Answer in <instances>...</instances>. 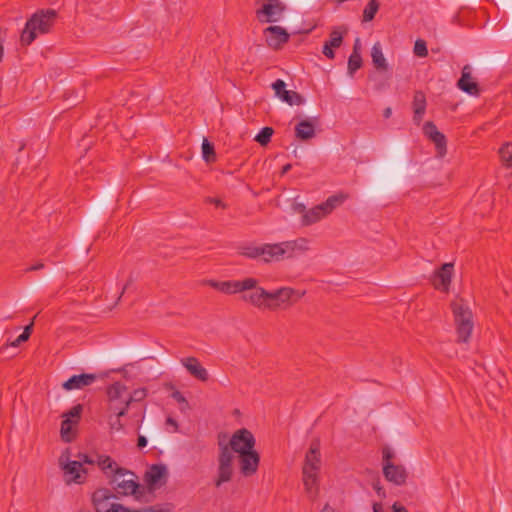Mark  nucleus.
<instances>
[{
	"label": "nucleus",
	"instance_id": "nucleus-1",
	"mask_svg": "<svg viewBox=\"0 0 512 512\" xmlns=\"http://www.w3.org/2000/svg\"><path fill=\"white\" fill-rule=\"evenodd\" d=\"M259 281L255 278V286L241 292V299L250 303L254 307L262 310L275 311L291 305V298L294 295V289L290 287H281L274 291H267L258 286Z\"/></svg>",
	"mask_w": 512,
	"mask_h": 512
},
{
	"label": "nucleus",
	"instance_id": "nucleus-2",
	"mask_svg": "<svg viewBox=\"0 0 512 512\" xmlns=\"http://www.w3.org/2000/svg\"><path fill=\"white\" fill-rule=\"evenodd\" d=\"M57 19L54 9H40L36 11L26 22L20 41L22 45H30L38 34L49 33Z\"/></svg>",
	"mask_w": 512,
	"mask_h": 512
},
{
	"label": "nucleus",
	"instance_id": "nucleus-3",
	"mask_svg": "<svg viewBox=\"0 0 512 512\" xmlns=\"http://www.w3.org/2000/svg\"><path fill=\"white\" fill-rule=\"evenodd\" d=\"M307 244L308 241L305 238L275 244H263L262 260L271 262L292 258L296 251L307 250Z\"/></svg>",
	"mask_w": 512,
	"mask_h": 512
},
{
	"label": "nucleus",
	"instance_id": "nucleus-4",
	"mask_svg": "<svg viewBox=\"0 0 512 512\" xmlns=\"http://www.w3.org/2000/svg\"><path fill=\"white\" fill-rule=\"evenodd\" d=\"M347 198L348 196L343 193L329 196L326 201L305 211L302 217L303 225L308 226L320 221L327 215L331 214L338 206L342 205Z\"/></svg>",
	"mask_w": 512,
	"mask_h": 512
},
{
	"label": "nucleus",
	"instance_id": "nucleus-5",
	"mask_svg": "<svg viewBox=\"0 0 512 512\" xmlns=\"http://www.w3.org/2000/svg\"><path fill=\"white\" fill-rule=\"evenodd\" d=\"M136 479L137 476L133 472L125 468H116L110 483L119 494L124 496L134 495L139 498L143 491H140L141 487Z\"/></svg>",
	"mask_w": 512,
	"mask_h": 512
},
{
	"label": "nucleus",
	"instance_id": "nucleus-6",
	"mask_svg": "<svg viewBox=\"0 0 512 512\" xmlns=\"http://www.w3.org/2000/svg\"><path fill=\"white\" fill-rule=\"evenodd\" d=\"M452 310L457 328L458 340L466 343L471 336L474 326L472 320V312L463 303V300L453 302Z\"/></svg>",
	"mask_w": 512,
	"mask_h": 512
},
{
	"label": "nucleus",
	"instance_id": "nucleus-7",
	"mask_svg": "<svg viewBox=\"0 0 512 512\" xmlns=\"http://www.w3.org/2000/svg\"><path fill=\"white\" fill-rule=\"evenodd\" d=\"M219 446V455H218V467H217V475L214 479V484L216 487H220L224 483H227L232 480L234 469H233V460L234 456L230 451L228 445H226L222 440L218 441Z\"/></svg>",
	"mask_w": 512,
	"mask_h": 512
},
{
	"label": "nucleus",
	"instance_id": "nucleus-8",
	"mask_svg": "<svg viewBox=\"0 0 512 512\" xmlns=\"http://www.w3.org/2000/svg\"><path fill=\"white\" fill-rule=\"evenodd\" d=\"M227 445V443H225ZM256 440L251 431L246 428L237 430L230 438L228 446L231 453H246L254 450Z\"/></svg>",
	"mask_w": 512,
	"mask_h": 512
},
{
	"label": "nucleus",
	"instance_id": "nucleus-9",
	"mask_svg": "<svg viewBox=\"0 0 512 512\" xmlns=\"http://www.w3.org/2000/svg\"><path fill=\"white\" fill-rule=\"evenodd\" d=\"M286 7L279 0H266L260 9L256 10V17L260 23H274L281 19Z\"/></svg>",
	"mask_w": 512,
	"mask_h": 512
},
{
	"label": "nucleus",
	"instance_id": "nucleus-10",
	"mask_svg": "<svg viewBox=\"0 0 512 512\" xmlns=\"http://www.w3.org/2000/svg\"><path fill=\"white\" fill-rule=\"evenodd\" d=\"M209 285L225 294L245 292L255 286V278L248 277L243 280L209 281Z\"/></svg>",
	"mask_w": 512,
	"mask_h": 512
},
{
	"label": "nucleus",
	"instance_id": "nucleus-11",
	"mask_svg": "<svg viewBox=\"0 0 512 512\" xmlns=\"http://www.w3.org/2000/svg\"><path fill=\"white\" fill-rule=\"evenodd\" d=\"M238 462L240 473L244 477H250L258 470L260 455L255 449L246 453H241L238 455Z\"/></svg>",
	"mask_w": 512,
	"mask_h": 512
},
{
	"label": "nucleus",
	"instance_id": "nucleus-12",
	"mask_svg": "<svg viewBox=\"0 0 512 512\" xmlns=\"http://www.w3.org/2000/svg\"><path fill=\"white\" fill-rule=\"evenodd\" d=\"M267 45L272 49H280L289 41L288 32L280 26H269L264 29Z\"/></svg>",
	"mask_w": 512,
	"mask_h": 512
},
{
	"label": "nucleus",
	"instance_id": "nucleus-13",
	"mask_svg": "<svg viewBox=\"0 0 512 512\" xmlns=\"http://www.w3.org/2000/svg\"><path fill=\"white\" fill-rule=\"evenodd\" d=\"M453 263H445L436 270L432 277V284L437 290L447 292L451 284Z\"/></svg>",
	"mask_w": 512,
	"mask_h": 512
},
{
	"label": "nucleus",
	"instance_id": "nucleus-14",
	"mask_svg": "<svg viewBox=\"0 0 512 512\" xmlns=\"http://www.w3.org/2000/svg\"><path fill=\"white\" fill-rule=\"evenodd\" d=\"M321 467L320 441L315 439L305 455L302 471L319 472Z\"/></svg>",
	"mask_w": 512,
	"mask_h": 512
},
{
	"label": "nucleus",
	"instance_id": "nucleus-15",
	"mask_svg": "<svg viewBox=\"0 0 512 512\" xmlns=\"http://www.w3.org/2000/svg\"><path fill=\"white\" fill-rule=\"evenodd\" d=\"M383 474L387 481L401 486L406 483L407 471L403 465H395L392 462L383 464Z\"/></svg>",
	"mask_w": 512,
	"mask_h": 512
},
{
	"label": "nucleus",
	"instance_id": "nucleus-16",
	"mask_svg": "<svg viewBox=\"0 0 512 512\" xmlns=\"http://www.w3.org/2000/svg\"><path fill=\"white\" fill-rule=\"evenodd\" d=\"M424 135L429 138L437 149V152L443 156L446 153V137L443 133H441L436 125L428 121L423 126Z\"/></svg>",
	"mask_w": 512,
	"mask_h": 512
},
{
	"label": "nucleus",
	"instance_id": "nucleus-17",
	"mask_svg": "<svg viewBox=\"0 0 512 512\" xmlns=\"http://www.w3.org/2000/svg\"><path fill=\"white\" fill-rule=\"evenodd\" d=\"M60 464L62 465L65 474L70 475L71 477L67 480V483H77L82 484L86 479L87 470L83 468L82 462L80 461H67V463L63 464L62 458L60 459Z\"/></svg>",
	"mask_w": 512,
	"mask_h": 512
},
{
	"label": "nucleus",
	"instance_id": "nucleus-18",
	"mask_svg": "<svg viewBox=\"0 0 512 512\" xmlns=\"http://www.w3.org/2000/svg\"><path fill=\"white\" fill-rule=\"evenodd\" d=\"M180 363L186 368L189 374L195 379L206 382L209 379V373L196 357H185L180 359Z\"/></svg>",
	"mask_w": 512,
	"mask_h": 512
},
{
	"label": "nucleus",
	"instance_id": "nucleus-19",
	"mask_svg": "<svg viewBox=\"0 0 512 512\" xmlns=\"http://www.w3.org/2000/svg\"><path fill=\"white\" fill-rule=\"evenodd\" d=\"M457 87L463 92L478 96L480 93L479 86L477 82L472 79L471 76V67L469 65H465L462 69L461 77L457 82Z\"/></svg>",
	"mask_w": 512,
	"mask_h": 512
},
{
	"label": "nucleus",
	"instance_id": "nucleus-20",
	"mask_svg": "<svg viewBox=\"0 0 512 512\" xmlns=\"http://www.w3.org/2000/svg\"><path fill=\"white\" fill-rule=\"evenodd\" d=\"M318 122V118L306 119L300 121L295 126L296 138L306 141L312 139L315 136V124Z\"/></svg>",
	"mask_w": 512,
	"mask_h": 512
},
{
	"label": "nucleus",
	"instance_id": "nucleus-21",
	"mask_svg": "<svg viewBox=\"0 0 512 512\" xmlns=\"http://www.w3.org/2000/svg\"><path fill=\"white\" fill-rule=\"evenodd\" d=\"M96 380L95 374H79L71 376L67 381L63 383L65 390L81 389L89 386Z\"/></svg>",
	"mask_w": 512,
	"mask_h": 512
},
{
	"label": "nucleus",
	"instance_id": "nucleus-22",
	"mask_svg": "<svg viewBox=\"0 0 512 512\" xmlns=\"http://www.w3.org/2000/svg\"><path fill=\"white\" fill-rule=\"evenodd\" d=\"M413 121L416 125H419L423 120V116L426 111V97L422 91H416L413 97Z\"/></svg>",
	"mask_w": 512,
	"mask_h": 512
},
{
	"label": "nucleus",
	"instance_id": "nucleus-23",
	"mask_svg": "<svg viewBox=\"0 0 512 512\" xmlns=\"http://www.w3.org/2000/svg\"><path fill=\"white\" fill-rule=\"evenodd\" d=\"M166 476L167 467L164 464H153L145 473V481L149 486L153 487Z\"/></svg>",
	"mask_w": 512,
	"mask_h": 512
},
{
	"label": "nucleus",
	"instance_id": "nucleus-24",
	"mask_svg": "<svg viewBox=\"0 0 512 512\" xmlns=\"http://www.w3.org/2000/svg\"><path fill=\"white\" fill-rule=\"evenodd\" d=\"M303 473V483L305 486L306 492L309 494L311 498H315L318 494V473L310 472V471H302Z\"/></svg>",
	"mask_w": 512,
	"mask_h": 512
},
{
	"label": "nucleus",
	"instance_id": "nucleus-25",
	"mask_svg": "<svg viewBox=\"0 0 512 512\" xmlns=\"http://www.w3.org/2000/svg\"><path fill=\"white\" fill-rule=\"evenodd\" d=\"M107 396L110 403L127 398V388L120 382H115L107 388Z\"/></svg>",
	"mask_w": 512,
	"mask_h": 512
},
{
	"label": "nucleus",
	"instance_id": "nucleus-26",
	"mask_svg": "<svg viewBox=\"0 0 512 512\" xmlns=\"http://www.w3.org/2000/svg\"><path fill=\"white\" fill-rule=\"evenodd\" d=\"M371 58L374 67L377 70L386 71L388 69L387 61L383 55L382 47L379 42H376L371 49Z\"/></svg>",
	"mask_w": 512,
	"mask_h": 512
},
{
	"label": "nucleus",
	"instance_id": "nucleus-27",
	"mask_svg": "<svg viewBox=\"0 0 512 512\" xmlns=\"http://www.w3.org/2000/svg\"><path fill=\"white\" fill-rule=\"evenodd\" d=\"M99 468L109 477H112L116 468H119L116 462L107 455H98L96 460Z\"/></svg>",
	"mask_w": 512,
	"mask_h": 512
},
{
	"label": "nucleus",
	"instance_id": "nucleus-28",
	"mask_svg": "<svg viewBox=\"0 0 512 512\" xmlns=\"http://www.w3.org/2000/svg\"><path fill=\"white\" fill-rule=\"evenodd\" d=\"M348 31L347 27L339 26L332 29L329 35V40L325 41V44L332 48H338L343 42V36Z\"/></svg>",
	"mask_w": 512,
	"mask_h": 512
},
{
	"label": "nucleus",
	"instance_id": "nucleus-29",
	"mask_svg": "<svg viewBox=\"0 0 512 512\" xmlns=\"http://www.w3.org/2000/svg\"><path fill=\"white\" fill-rule=\"evenodd\" d=\"M202 158L206 163H213L216 161L214 145L206 138H204L202 142Z\"/></svg>",
	"mask_w": 512,
	"mask_h": 512
},
{
	"label": "nucleus",
	"instance_id": "nucleus-30",
	"mask_svg": "<svg viewBox=\"0 0 512 512\" xmlns=\"http://www.w3.org/2000/svg\"><path fill=\"white\" fill-rule=\"evenodd\" d=\"M379 2L378 0H370L363 11V22H370L374 19L376 13L379 10Z\"/></svg>",
	"mask_w": 512,
	"mask_h": 512
},
{
	"label": "nucleus",
	"instance_id": "nucleus-31",
	"mask_svg": "<svg viewBox=\"0 0 512 512\" xmlns=\"http://www.w3.org/2000/svg\"><path fill=\"white\" fill-rule=\"evenodd\" d=\"M281 100L291 106L292 105H302L304 103V98L299 93H297L296 91H292V90H286L281 95Z\"/></svg>",
	"mask_w": 512,
	"mask_h": 512
},
{
	"label": "nucleus",
	"instance_id": "nucleus-32",
	"mask_svg": "<svg viewBox=\"0 0 512 512\" xmlns=\"http://www.w3.org/2000/svg\"><path fill=\"white\" fill-rule=\"evenodd\" d=\"M129 404L126 399L115 401V403L109 402V411L111 414L124 416L127 413Z\"/></svg>",
	"mask_w": 512,
	"mask_h": 512
},
{
	"label": "nucleus",
	"instance_id": "nucleus-33",
	"mask_svg": "<svg viewBox=\"0 0 512 512\" xmlns=\"http://www.w3.org/2000/svg\"><path fill=\"white\" fill-rule=\"evenodd\" d=\"M362 57L361 55H356V53H351L348 59V67L347 71L350 77H353L355 72L361 68L362 66Z\"/></svg>",
	"mask_w": 512,
	"mask_h": 512
},
{
	"label": "nucleus",
	"instance_id": "nucleus-34",
	"mask_svg": "<svg viewBox=\"0 0 512 512\" xmlns=\"http://www.w3.org/2000/svg\"><path fill=\"white\" fill-rule=\"evenodd\" d=\"M263 250V245H248V246H244L242 247V255L248 257V258H252V259H257V258H261L262 259V255L263 253L261 252Z\"/></svg>",
	"mask_w": 512,
	"mask_h": 512
},
{
	"label": "nucleus",
	"instance_id": "nucleus-35",
	"mask_svg": "<svg viewBox=\"0 0 512 512\" xmlns=\"http://www.w3.org/2000/svg\"><path fill=\"white\" fill-rule=\"evenodd\" d=\"M273 133H274L273 128L264 127L255 136L254 140L256 142H258L261 146H266L271 141V137H272Z\"/></svg>",
	"mask_w": 512,
	"mask_h": 512
},
{
	"label": "nucleus",
	"instance_id": "nucleus-36",
	"mask_svg": "<svg viewBox=\"0 0 512 512\" xmlns=\"http://www.w3.org/2000/svg\"><path fill=\"white\" fill-rule=\"evenodd\" d=\"M500 157L507 167L512 166V142L504 144L500 150Z\"/></svg>",
	"mask_w": 512,
	"mask_h": 512
},
{
	"label": "nucleus",
	"instance_id": "nucleus-37",
	"mask_svg": "<svg viewBox=\"0 0 512 512\" xmlns=\"http://www.w3.org/2000/svg\"><path fill=\"white\" fill-rule=\"evenodd\" d=\"M147 396V390L145 388L135 389L131 394L127 393V402L130 405L131 402L142 401Z\"/></svg>",
	"mask_w": 512,
	"mask_h": 512
},
{
	"label": "nucleus",
	"instance_id": "nucleus-38",
	"mask_svg": "<svg viewBox=\"0 0 512 512\" xmlns=\"http://www.w3.org/2000/svg\"><path fill=\"white\" fill-rule=\"evenodd\" d=\"M73 421L69 418H65L61 423V436L65 442H70L71 438L69 433L71 432Z\"/></svg>",
	"mask_w": 512,
	"mask_h": 512
},
{
	"label": "nucleus",
	"instance_id": "nucleus-39",
	"mask_svg": "<svg viewBox=\"0 0 512 512\" xmlns=\"http://www.w3.org/2000/svg\"><path fill=\"white\" fill-rule=\"evenodd\" d=\"M414 53L419 57H426L428 54L427 45L424 40L418 39L414 45Z\"/></svg>",
	"mask_w": 512,
	"mask_h": 512
},
{
	"label": "nucleus",
	"instance_id": "nucleus-40",
	"mask_svg": "<svg viewBox=\"0 0 512 512\" xmlns=\"http://www.w3.org/2000/svg\"><path fill=\"white\" fill-rule=\"evenodd\" d=\"M120 417L121 416L114 415V414L110 415L109 425H110L111 430H113V431L122 430L123 424L121 423Z\"/></svg>",
	"mask_w": 512,
	"mask_h": 512
},
{
	"label": "nucleus",
	"instance_id": "nucleus-41",
	"mask_svg": "<svg viewBox=\"0 0 512 512\" xmlns=\"http://www.w3.org/2000/svg\"><path fill=\"white\" fill-rule=\"evenodd\" d=\"M272 88L275 91L276 96L281 99V95L286 91V83L281 79H277L272 84Z\"/></svg>",
	"mask_w": 512,
	"mask_h": 512
},
{
	"label": "nucleus",
	"instance_id": "nucleus-42",
	"mask_svg": "<svg viewBox=\"0 0 512 512\" xmlns=\"http://www.w3.org/2000/svg\"><path fill=\"white\" fill-rule=\"evenodd\" d=\"M81 412H82V406L80 404L72 407L66 414H64L63 416L65 418H75L76 420H78L80 418V415H81Z\"/></svg>",
	"mask_w": 512,
	"mask_h": 512
},
{
	"label": "nucleus",
	"instance_id": "nucleus-43",
	"mask_svg": "<svg viewBox=\"0 0 512 512\" xmlns=\"http://www.w3.org/2000/svg\"><path fill=\"white\" fill-rule=\"evenodd\" d=\"M334 48L328 46L327 44L324 43L323 45V49H322V53L328 58V59H334L335 57V53H334Z\"/></svg>",
	"mask_w": 512,
	"mask_h": 512
},
{
	"label": "nucleus",
	"instance_id": "nucleus-44",
	"mask_svg": "<svg viewBox=\"0 0 512 512\" xmlns=\"http://www.w3.org/2000/svg\"><path fill=\"white\" fill-rule=\"evenodd\" d=\"M78 458L80 462H82V465L85 463V464H94L96 463V460L93 459L91 456L87 455V454H79L78 455Z\"/></svg>",
	"mask_w": 512,
	"mask_h": 512
},
{
	"label": "nucleus",
	"instance_id": "nucleus-45",
	"mask_svg": "<svg viewBox=\"0 0 512 512\" xmlns=\"http://www.w3.org/2000/svg\"><path fill=\"white\" fill-rule=\"evenodd\" d=\"M172 398H173L175 401H177L178 403H185V404H187V400H186V398H185V397H184V395H183L180 391H178V390H176V391H174V392L172 393Z\"/></svg>",
	"mask_w": 512,
	"mask_h": 512
},
{
	"label": "nucleus",
	"instance_id": "nucleus-46",
	"mask_svg": "<svg viewBox=\"0 0 512 512\" xmlns=\"http://www.w3.org/2000/svg\"><path fill=\"white\" fill-rule=\"evenodd\" d=\"M394 457L393 452L389 448L383 449V464L387 462H391V459Z\"/></svg>",
	"mask_w": 512,
	"mask_h": 512
},
{
	"label": "nucleus",
	"instance_id": "nucleus-47",
	"mask_svg": "<svg viewBox=\"0 0 512 512\" xmlns=\"http://www.w3.org/2000/svg\"><path fill=\"white\" fill-rule=\"evenodd\" d=\"M166 425L171 426L173 428V432L178 431V423L177 421L172 417L166 418Z\"/></svg>",
	"mask_w": 512,
	"mask_h": 512
},
{
	"label": "nucleus",
	"instance_id": "nucleus-48",
	"mask_svg": "<svg viewBox=\"0 0 512 512\" xmlns=\"http://www.w3.org/2000/svg\"><path fill=\"white\" fill-rule=\"evenodd\" d=\"M44 267H45L44 263L38 262V263L26 268L25 271L26 272L38 271V270L43 269Z\"/></svg>",
	"mask_w": 512,
	"mask_h": 512
},
{
	"label": "nucleus",
	"instance_id": "nucleus-49",
	"mask_svg": "<svg viewBox=\"0 0 512 512\" xmlns=\"http://www.w3.org/2000/svg\"><path fill=\"white\" fill-rule=\"evenodd\" d=\"M113 512H137L135 509H130L128 507H125L122 504H117L116 509L113 510Z\"/></svg>",
	"mask_w": 512,
	"mask_h": 512
},
{
	"label": "nucleus",
	"instance_id": "nucleus-50",
	"mask_svg": "<svg viewBox=\"0 0 512 512\" xmlns=\"http://www.w3.org/2000/svg\"><path fill=\"white\" fill-rule=\"evenodd\" d=\"M207 201L214 204L216 207L226 208V205L218 198H208Z\"/></svg>",
	"mask_w": 512,
	"mask_h": 512
},
{
	"label": "nucleus",
	"instance_id": "nucleus-51",
	"mask_svg": "<svg viewBox=\"0 0 512 512\" xmlns=\"http://www.w3.org/2000/svg\"><path fill=\"white\" fill-rule=\"evenodd\" d=\"M137 512H164L162 509H160L158 506H150L143 509L137 510Z\"/></svg>",
	"mask_w": 512,
	"mask_h": 512
},
{
	"label": "nucleus",
	"instance_id": "nucleus-52",
	"mask_svg": "<svg viewBox=\"0 0 512 512\" xmlns=\"http://www.w3.org/2000/svg\"><path fill=\"white\" fill-rule=\"evenodd\" d=\"M147 438L145 436L140 435L137 439V446L138 448L142 449L147 446Z\"/></svg>",
	"mask_w": 512,
	"mask_h": 512
},
{
	"label": "nucleus",
	"instance_id": "nucleus-53",
	"mask_svg": "<svg viewBox=\"0 0 512 512\" xmlns=\"http://www.w3.org/2000/svg\"><path fill=\"white\" fill-rule=\"evenodd\" d=\"M360 50H361V43H360V39H359V38H356V40H355V42H354V45H353V51H352V53H356V55H361Z\"/></svg>",
	"mask_w": 512,
	"mask_h": 512
},
{
	"label": "nucleus",
	"instance_id": "nucleus-54",
	"mask_svg": "<svg viewBox=\"0 0 512 512\" xmlns=\"http://www.w3.org/2000/svg\"><path fill=\"white\" fill-rule=\"evenodd\" d=\"M392 511L393 512H408L406 507H404L403 505H399L397 503L393 504Z\"/></svg>",
	"mask_w": 512,
	"mask_h": 512
},
{
	"label": "nucleus",
	"instance_id": "nucleus-55",
	"mask_svg": "<svg viewBox=\"0 0 512 512\" xmlns=\"http://www.w3.org/2000/svg\"><path fill=\"white\" fill-rule=\"evenodd\" d=\"M20 344H21V341L17 337L14 341L10 342L9 344H6V345L2 346L1 350L5 349V348H7L9 346H11V347H18Z\"/></svg>",
	"mask_w": 512,
	"mask_h": 512
},
{
	"label": "nucleus",
	"instance_id": "nucleus-56",
	"mask_svg": "<svg viewBox=\"0 0 512 512\" xmlns=\"http://www.w3.org/2000/svg\"><path fill=\"white\" fill-rule=\"evenodd\" d=\"M33 320L31 321L30 324H28L27 326H25L24 330H23V333H26L27 336L30 337L31 333H32V329H33Z\"/></svg>",
	"mask_w": 512,
	"mask_h": 512
},
{
	"label": "nucleus",
	"instance_id": "nucleus-57",
	"mask_svg": "<svg viewBox=\"0 0 512 512\" xmlns=\"http://www.w3.org/2000/svg\"><path fill=\"white\" fill-rule=\"evenodd\" d=\"M391 115H392V109L390 107L385 108L383 111L384 118L388 119L391 117Z\"/></svg>",
	"mask_w": 512,
	"mask_h": 512
},
{
	"label": "nucleus",
	"instance_id": "nucleus-58",
	"mask_svg": "<svg viewBox=\"0 0 512 512\" xmlns=\"http://www.w3.org/2000/svg\"><path fill=\"white\" fill-rule=\"evenodd\" d=\"M291 168H292V165L289 163L284 165L282 168L281 174L282 175L286 174Z\"/></svg>",
	"mask_w": 512,
	"mask_h": 512
},
{
	"label": "nucleus",
	"instance_id": "nucleus-59",
	"mask_svg": "<svg viewBox=\"0 0 512 512\" xmlns=\"http://www.w3.org/2000/svg\"><path fill=\"white\" fill-rule=\"evenodd\" d=\"M18 339H19V340L21 341V343H22V342L27 341V340L29 339V336H27V334H26V333H23V332H22V333L18 336Z\"/></svg>",
	"mask_w": 512,
	"mask_h": 512
},
{
	"label": "nucleus",
	"instance_id": "nucleus-60",
	"mask_svg": "<svg viewBox=\"0 0 512 512\" xmlns=\"http://www.w3.org/2000/svg\"><path fill=\"white\" fill-rule=\"evenodd\" d=\"M321 512H334V509L329 504H326Z\"/></svg>",
	"mask_w": 512,
	"mask_h": 512
},
{
	"label": "nucleus",
	"instance_id": "nucleus-61",
	"mask_svg": "<svg viewBox=\"0 0 512 512\" xmlns=\"http://www.w3.org/2000/svg\"><path fill=\"white\" fill-rule=\"evenodd\" d=\"M373 511H374V512H383L381 505H380V504H378V503H374V505H373Z\"/></svg>",
	"mask_w": 512,
	"mask_h": 512
},
{
	"label": "nucleus",
	"instance_id": "nucleus-62",
	"mask_svg": "<svg viewBox=\"0 0 512 512\" xmlns=\"http://www.w3.org/2000/svg\"><path fill=\"white\" fill-rule=\"evenodd\" d=\"M386 85V83H379L375 86V89L378 91L383 90L386 87Z\"/></svg>",
	"mask_w": 512,
	"mask_h": 512
},
{
	"label": "nucleus",
	"instance_id": "nucleus-63",
	"mask_svg": "<svg viewBox=\"0 0 512 512\" xmlns=\"http://www.w3.org/2000/svg\"><path fill=\"white\" fill-rule=\"evenodd\" d=\"M3 55H4V48H3V45L0 43V62L3 59Z\"/></svg>",
	"mask_w": 512,
	"mask_h": 512
},
{
	"label": "nucleus",
	"instance_id": "nucleus-64",
	"mask_svg": "<svg viewBox=\"0 0 512 512\" xmlns=\"http://www.w3.org/2000/svg\"><path fill=\"white\" fill-rule=\"evenodd\" d=\"M131 283H132V279H129V280L127 281V283H126V284L124 285V287H123L122 294L124 293V291L128 288V286H129Z\"/></svg>",
	"mask_w": 512,
	"mask_h": 512
}]
</instances>
